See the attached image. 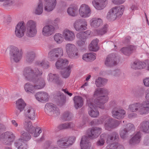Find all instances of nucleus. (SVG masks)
<instances>
[{
  "mask_svg": "<svg viewBox=\"0 0 149 149\" xmlns=\"http://www.w3.org/2000/svg\"><path fill=\"white\" fill-rule=\"evenodd\" d=\"M14 146L17 149H27V145L23 141L22 138H19L16 140L14 143Z\"/></svg>",
  "mask_w": 149,
  "mask_h": 149,
  "instance_id": "obj_26",
  "label": "nucleus"
},
{
  "mask_svg": "<svg viewBox=\"0 0 149 149\" xmlns=\"http://www.w3.org/2000/svg\"><path fill=\"white\" fill-rule=\"evenodd\" d=\"M79 39V40L77 42V44L79 46H81L83 45L84 44L86 41V39L84 38H81V39Z\"/></svg>",
  "mask_w": 149,
  "mask_h": 149,
  "instance_id": "obj_58",
  "label": "nucleus"
},
{
  "mask_svg": "<svg viewBox=\"0 0 149 149\" xmlns=\"http://www.w3.org/2000/svg\"><path fill=\"white\" fill-rule=\"evenodd\" d=\"M72 67V65H69L65 69H63L61 71V74L63 78H67L69 77Z\"/></svg>",
  "mask_w": 149,
  "mask_h": 149,
  "instance_id": "obj_34",
  "label": "nucleus"
},
{
  "mask_svg": "<svg viewBox=\"0 0 149 149\" xmlns=\"http://www.w3.org/2000/svg\"><path fill=\"white\" fill-rule=\"evenodd\" d=\"M63 36L65 40L68 41H72L75 38L74 33L68 29H65L63 31Z\"/></svg>",
  "mask_w": 149,
  "mask_h": 149,
  "instance_id": "obj_16",
  "label": "nucleus"
},
{
  "mask_svg": "<svg viewBox=\"0 0 149 149\" xmlns=\"http://www.w3.org/2000/svg\"><path fill=\"white\" fill-rule=\"evenodd\" d=\"M101 129L99 128L96 127L92 128L91 131V134L88 135V137L86 136L88 140V138L93 139L97 138L101 133Z\"/></svg>",
  "mask_w": 149,
  "mask_h": 149,
  "instance_id": "obj_27",
  "label": "nucleus"
},
{
  "mask_svg": "<svg viewBox=\"0 0 149 149\" xmlns=\"http://www.w3.org/2000/svg\"><path fill=\"white\" fill-rule=\"evenodd\" d=\"M0 1L4 2V5L5 6H10L14 3L13 0H0Z\"/></svg>",
  "mask_w": 149,
  "mask_h": 149,
  "instance_id": "obj_55",
  "label": "nucleus"
},
{
  "mask_svg": "<svg viewBox=\"0 0 149 149\" xmlns=\"http://www.w3.org/2000/svg\"><path fill=\"white\" fill-rule=\"evenodd\" d=\"M24 114L25 117L31 120H34L36 118L35 111L31 107H27L25 109Z\"/></svg>",
  "mask_w": 149,
  "mask_h": 149,
  "instance_id": "obj_15",
  "label": "nucleus"
},
{
  "mask_svg": "<svg viewBox=\"0 0 149 149\" xmlns=\"http://www.w3.org/2000/svg\"><path fill=\"white\" fill-rule=\"evenodd\" d=\"M58 78V76L57 75L50 73L48 75L47 79L49 82H52L54 80L57 79Z\"/></svg>",
  "mask_w": 149,
  "mask_h": 149,
  "instance_id": "obj_51",
  "label": "nucleus"
},
{
  "mask_svg": "<svg viewBox=\"0 0 149 149\" xmlns=\"http://www.w3.org/2000/svg\"><path fill=\"white\" fill-rule=\"evenodd\" d=\"M81 19H80L77 20L74 24V28H80V25L81 23Z\"/></svg>",
  "mask_w": 149,
  "mask_h": 149,
  "instance_id": "obj_57",
  "label": "nucleus"
},
{
  "mask_svg": "<svg viewBox=\"0 0 149 149\" xmlns=\"http://www.w3.org/2000/svg\"><path fill=\"white\" fill-rule=\"evenodd\" d=\"M56 4V0H45L44 10L47 12L53 10Z\"/></svg>",
  "mask_w": 149,
  "mask_h": 149,
  "instance_id": "obj_14",
  "label": "nucleus"
},
{
  "mask_svg": "<svg viewBox=\"0 0 149 149\" xmlns=\"http://www.w3.org/2000/svg\"><path fill=\"white\" fill-rule=\"evenodd\" d=\"M42 70L37 68H26L23 72V75L27 80L32 82L34 85L28 82L24 86L25 91L28 94H33L39 89L43 88L45 85L44 80L41 76Z\"/></svg>",
  "mask_w": 149,
  "mask_h": 149,
  "instance_id": "obj_1",
  "label": "nucleus"
},
{
  "mask_svg": "<svg viewBox=\"0 0 149 149\" xmlns=\"http://www.w3.org/2000/svg\"><path fill=\"white\" fill-rule=\"evenodd\" d=\"M16 108L19 110L20 112L22 111L24 109L26 105L24 101L22 98L18 99L16 102Z\"/></svg>",
  "mask_w": 149,
  "mask_h": 149,
  "instance_id": "obj_35",
  "label": "nucleus"
},
{
  "mask_svg": "<svg viewBox=\"0 0 149 149\" xmlns=\"http://www.w3.org/2000/svg\"><path fill=\"white\" fill-rule=\"evenodd\" d=\"M74 127V124L72 122H70L67 123L61 124L58 126V128L60 130L69 128H73ZM72 130H74V129H72Z\"/></svg>",
  "mask_w": 149,
  "mask_h": 149,
  "instance_id": "obj_44",
  "label": "nucleus"
},
{
  "mask_svg": "<svg viewBox=\"0 0 149 149\" xmlns=\"http://www.w3.org/2000/svg\"><path fill=\"white\" fill-rule=\"evenodd\" d=\"M118 139V135L116 132H113L109 135L104 133L101 135L100 139L97 142V145L98 146H102L104 144L106 139H107V142L108 143L115 140H117Z\"/></svg>",
  "mask_w": 149,
  "mask_h": 149,
  "instance_id": "obj_6",
  "label": "nucleus"
},
{
  "mask_svg": "<svg viewBox=\"0 0 149 149\" xmlns=\"http://www.w3.org/2000/svg\"><path fill=\"white\" fill-rule=\"evenodd\" d=\"M88 57L89 61H93L96 58V54L93 52L88 53Z\"/></svg>",
  "mask_w": 149,
  "mask_h": 149,
  "instance_id": "obj_59",
  "label": "nucleus"
},
{
  "mask_svg": "<svg viewBox=\"0 0 149 149\" xmlns=\"http://www.w3.org/2000/svg\"><path fill=\"white\" fill-rule=\"evenodd\" d=\"M55 29H42V33L45 36H48L54 33Z\"/></svg>",
  "mask_w": 149,
  "mask_h": 149,
  "instance_id": "obj_43",
  "label": "nucleus"
},
{
  "mask_svg": "<svg viewBox=\"0 0 149 149\" xmlns=\"http://www.w3.org/2000/svg\"><path fill=\"white\" fill-rule=\"evenodd\" d=\"M15 137V134L11 132H6L1 135L3 142L6 144H10L14 141Z\"/></svg>",
  "mask_w": 149,
  "mask_h": 149,
  "instance_id": "obj_10",
  "label": "nucleus"
},
{
  "mask_svg": "<svg viewBox=\"0 0 149 149\" xmlns=\"http://www.w3.org/2000/svg\"><path fill=\"white\" fill-rule=\"evenodd\" d=\"M73 118L72 114L68 112L64 113L62 115V118L65 120H71Z\"/></svg>",
  "mask_w": 149,
  "mask_h": 149,
  "instance_id": "obj_49",
  "label": "nucleus"
},
{
  "mask_svg": "<svg viewBox=\"0 0 149 149\" xmlns=\"http://www.w3.org/2000/svg\"><path fill=\"white\" fill-rule=\"evenodd\" d=\"M26 29H16L15 33L16 36L19 38L22 37L24 36Z\"/></svg>",
  "mask_w": 149,
  "mask_h": 149,
  "instance_id": "obj_47",
  "label": "nucleus"
},
{
  "mask_svg": "<svg viewBox=\"0 0 149 149\" xmlns=\"http://www.w3.org/2000/svg\"><path fill=\"white\" fill-rule=\"evenodd\" d=\"M80 16L83 18H86L90 16L91 14V10L90 7L85 4H82L79 10Z\"/></svg>",
  "mask_w": 149,
  "mask_h": 149,
  "instance_id": "obj_11",
  "label": "nucleus"
},
{
  "mask_svg": "<svg viewBox=\"0 0 149 149\" xmlns=\"http://www.w3.org/2000/svg\"><path fill=\"white\" fill-rule=\"evenodd\" d=\"M109 99L107 95L102 96V95L99 98V100L95 101L94 103L100 109H103L104 108V104L107 102Z\"/></svg>",
  "mask_w": 149,
  "mask_h": 149,
  "instance_id": "obj_19",
  "label": "nucleus"
},
{
  "mask_svg": "<svg viewBox=\"0 0 149 149\" xmlns=\"http://www.w3.org/2000/svg\"><path fill=\"white\" fill-rule=\"evenodd\" d=\"M65 50L70 58L76 59L79 56L78 50L76 46L72 43H68L65 45Z\"/></svg>",
  "mask_w": 149,
  "mask_h": 149,
  "instance_id": "obj_5",
  "label": "nucleus"
},
{
  "mask_svg": "<svg viewBox=\"0 0 149 149\" xmlns=\"http://www.w3.org/2000/svg\"><path fill=\"white\" fill-rule=\"evenodd\" d=\"M69 61L66 59H61L58 60L56 63V67L58 69L65 68L69 64Z\"/></svg>",
  "mask_w": 149,
  "mask_h": 149,
  "instance_id": "obj_24",
  "label": "nucleus"
},
{
  "mask_svg": "<svg viewBox=\"0 0 149 149\" xmlns=\"http://www.w3.org/2000/svg\"><path fill=\"white\" fill-rule=\"evenodd\" d=\"M63 54V50L62 49L58 47L52 49L48 54V58L50 61L55 60L59 57H61Z\"/></svg>",
  "mask_w": 149,
  "mask_h": 149,
  "instance_id": "obj_9",
  "label": "nucleus"
},
{
  "mask_svg": "<svg viewBox=\"0 0 149 149\" xmlns=\"http://www.w3.org/2000/svg\"><path fill=\"white\" fill-rule=\"evenodd\" d=\"M108 92L107 90L104 88H98L96 89L95 91L93 97L95 98L94 100V103L95 101L99 100V98L103 94H108Z\"/></svg>",
  "mask_w": 149,
  "mask_h": 149,
  "instance_id": "obj_23",
  "label": "nucleus"
},
{
  "mask_svg": "<svg viewBox=\"0 0 149 149\" xmlns=\"http://www.w3.org/2000/svg\"><path fill=\"white\" fill-rule=\"evenodd\" d=\"M107 0H93L92 3L95 7L97 10H102L105 6L107 3Z\"/></svg>",
  "mask_w": 149,
  "mask_h": 149,
  "instance_id": "obj_17",
  "label": "nucleus"
},
{
  "mask_svg": "<svg viewBox=\"0 0 149 149\" xmlns=\"http://www.w3.org/2000/svg\"><path fill=\"white\" fill-rule=\"evenodd\" d=\"M10 59L11 61L18 62L22 57V53L17 47L14 46L10 47Z\"/></svg>",
  "mask_w": 149,
  "mask_h": 149,
  "instance_id": "obj_8",
  "label": "nucleus"
},
{
  "mask_svg": "<svg viewBox=\"0 0 149 149\" xmlns=\"http://www.w3.org/2000/svg\"><path fill=\"white\" fill-rule=\"evenodd\" d=\"M108 82V80L105 78L98 77L96 79L95 84L97 87L102 86L105 85Z\"/></svg>",
  "mask_w": 149,
  "mask_h": 149,
  "instance_id": "obj_38",
  "label": "nucleus"
},
{
  "mask_svg": "<svg viewBox=\"0 0 149 149\" xmlns=\"http://www.w3.org/2000/svg\"><path fill=\"white\" fill-rule=\"evenodd\" d=\"M106 32V29H97L95 31V35H102Z\"/></svg>",
  "mask_w": 149,
  "mask_h": 149,
  "instance_id": "obj_53",
  "label": "nucleus"
},
{
  "mask_svg": "<svg viewBox=\"0 0 149 149\" xmlns=\"http://www.w3.org/2000/svg\"><path fill=\"white\" fill-rule=\"evenodd\" d=\"M78 9L76 6H72L69 7L67 10V12L70 15L75 16L77 15Z\"/></svg>",
  "mask_w": 149,
  "mask_h": 149,
  "instance_id": "obj_41",
  "label": "nucleus"
},
{
  "mask_svg": "<svg viewBox=\"0 0 149 149\" xmlns=\"http://www.w3.org/2000/svg\"><path fill=\"white\" fill-rule=\"evenodd\" d=\"M115 56L112 54L109 55L107 58L105 62V64L107 66H111L116 64L115 61Z\"/></svg>",
  "mask_w": 149,
  "mask_h": 149,
  "instance_id": "obj_29",
  "label": "nucleus"
},
{
  "mask_svg": "<svg viewBox=\"0 0 149 149\" xmlns=\"http://www.w3.org/2000/svg\"><path fill=\"white\" fill-rule=\"evenodd\" d=\"M143 83L145 86L149 87V77L144 78L143 80Z\"/></svg>",
  "mask_w": 149,
  "mask_h": 149,
  "instance_id": "obj_60",
  "label": "nucleus"
},
{
  "mask_svg": "<svg viewBox=\"0 0 149 149\" xmlns=\"http://www.w3.org/2000/svg\"><path fill=\"white\" fill-rule=\"evenodd\" d=\"M125 0H112L113 2L115 4H120L123 3Z\"/></svg>",
  "mask_w": 149,
  "mask_h": 149,
  "instance_id": "obj_63",
  "label": "nucleus"
},
{
  "mask_svg": "<svg viewBox=\"0 0 149 149\" xmlns=\"http://www.w3.org/2000/svg\"><path fill=\"white\" fill-rule=\"evenodd\" d=\"M136 47L133 45H129L126 47H123L121 49V51L125 55L129 56L133 51H135Z\"/></svg>",
  "mask_w": 149,
  "mask_h": 149,
  "instance_id": "obj_30",
  "label": "nucleus"
},
{
  "mask_svg": "<svg viewBox=\"0 0 149 149\" xmlns=\"http://www.w3.org/2000/svg\"><path fill=\"white\" fill-rule=\"evenodd\" d=\"M21 136L20 138L23 140V141H29L31 138V136L29 134L23 131L21 133Z\"/></svg>",
  "mask_w": 149,
  "mask_h": 149,
  "instance_id": "obj_46",
  "label": "nucleus"
},
{
  "mask_svg": "<svg viewBox=\"0 0 149 149\" xmlns=\"http://www.w3.org/2000/svg\"><path fill=\"white\" fill-rule=\"evenodd\" d=\"M24 125L25 130L35 137H38L42 132L40 127L35 128L33 126L31 122L29 120H25Z\"/></svg>",
  "mask_w": 149,
  "mask_h": 149,
  "instance_id": "obj_3",
  "label": "nucleus"
},
{
  "mask_svg": "<svg viewBox=\"0 0 149 149\" xmlns=\"http://www.w3.org/2000/svg\"><path fill=\"white\" fill-rule=\"evenodd\" d=\"M25 31L26 35L30 37H34L37 33L36 29H26Z\"/></svg>",
  "mask_w": 149,
  "mask_h": 149,
  "instance_id": "obj_45",
  "label": "nucleus"
},
{
  "mask_svg": "<svg viewBox=\"0 0 149 149\" xmlns=\"http://www.w3.org/2000/svg\"><path fill=\"white\" fill-rule=\"evenodd\" d=\"M76 138L74 136L70 137L68 139H62L57 141L58 145L60 147L67 146L72 145L75 141Z\"/></svg>",
  "mask_w": 149,
  "mask_h": 149,
  "instance_id": "obj_13",
  "label": "nucleus"
},
{
  "mask_svg": "<svg viewBox=\"0 0 149 149\" xmlns=\"http://www.w3.org/2000/svg\"><path fill=\"white\" fill-rule=\"evenodd\" d=\"M91 31L90 30H88L85 32H80L77 34V37L79 39L84 38L86 39L87 38L91 36Z\"/></svg>",
  "mask_w": 149,
  "mask_h": 149,
  "instance_id": "obj_40",
  "label": "nucleus"
},
{
  "mask_svg": "<svg viewBox=\"0 0 149 149\" xmlns=\"http://www.w3.org/2000/svg\"><path fill=\"white\" fill-rule=\"evenodd\" d=\"M26 26L29 28H36V22L34 20H29L26 23Z\"/></svg>",
  "mask_w": 149,
  "mask_h": 149,
  "instance_id": "obj_52",
  "label": "nucleus"
},
{
  "mask_svg": "<svg viewBox=\"0 0 149 149\" xmlns=\"http://www.w3.org/2000/svg\"><path fill=\"white\" fill-rule=\"evenodd\" d=\"M45 111L48 115L56 116L60 114V111L57 106L52 103H47L45 106Z\"/></svg>",
  "mask_w": 149,
  "mask_h": 149,
  "instance_id": "obj_7",
  "label": "nucleus"
},
{
  "mask_svg": "<svg viewBox=\"0 0 149 149\" xmlns=\"http://www.w3.org/2000/svg\"><path fill=\"white\" fill-rule=\"evenodd\" d=\"M35 57V54L34 52H31L29 53L26 57L27 61L30 63L32 62L34 60Z\"/></svg>",
  "mask_w": 149,
  "mask_h": 149,
  "instance_id": "obj_50",
  "label": "nucleus"
},
{
  "mask_svg": "<svg viewBox=\"0 0 149 149\" xmlns=\"http://www.w3.org/2000/svg\"><path fill=\"white\" fill-rule=\"evenodd\" d=\"M90 25L92 27L97 28L102 24V21L101 19L97 18H94L90 21Z\"/></svg>",
  "mask_w": 149,
  "mask_h": 149,
  "instance_id": "obj_31",
  "label": "nucleus"
},
{
  "mask_svg": "<svg viewBox=\"0 0 149 149\" xmlns=\"http://www.w3.org/2000/svg\"><path fill=\"white\" fill-rule=\"evenodd\" d=\"M126 130H127L133 129L134 128V126L133 124L131 123H128L127 125Z\"/></svg>",
  "mask_w": 149,
  "mask_h": 149,
  "instance_id": "obj_64",
  "label": "nucleus"
},
{
  "mask_svg": "<svg viewBox=\"0 0 149 149\" xmlns=\"http://www.w3.org/2000/svg\"><path fill=\"white\" fill-rule=\"evenodd\" d=\"M113 116L117 119H121L125 116L126 114L125 111L122 109L114 110L112 112Z\"/></svg>",
  "mask_w": 149,
  "mask_h": 149,
  "instance_id": "obj_22",
  "label": "nucleus"
},
{
  "mask_svg": "<svg viewBox=\"0 0 149 149\" xmlns=\"http://www.w3.org/2000/svg\"><path fill=\"white\" fill-rule=\"evenodd\" d=\"M99 40L97 39L93 40L89 46V50L92 51L96 52L99 49L98 45Z\"/></svg>",
  "mask_w": 149,
  "mask_h": 149,
  "instance_id": "obj_32",
  "label": "nucleus"
},
{
  "mask_svg": "<svg viewBox=\"0 0 149 149\" xmlns=\"http://www.w3.org/2000/svg\"><path fill=\"white\" fill-rule=\"evenodd\" d=\"M87 103L90 108L88 111L89 115L91 117L93 118H96L98 117L99 114V112L96 107H98L95 104H94L95 106H94L90 100H87Z\"/></svg>",
  "mask_w": 149,
  "mask_h": 149,
  "instance_id": "obj_12",
  "label": "nucleus"
},
{
  "mask_svg": "<svg viewBox=\"0 0 149 149\" xmlns=\"http://www.w3.org/2000/svg\"><path fill=\"white\" fill-rule=\"evenodd\" d=\"M118 145L116 143H113L108 145L106 147V149H117Z\"/></svg>",
  "mask_w": 149,
  "mask_h": 149,
  "instance_id": "obj_56",
  "label": "nucleus"
},
{
  "mask_svg": "<svg viewBox=\"0 0 149 149\" xmlns=\"http://www.w3.org/2000/svg\"><path fill=\"white\" fill-rule=\"evenodd\" d=\"M104 121H105L104 128L106 130L109 131L116 127L120 124L119 121H116L114 123L112 119L107 116H105L101 118L98 121L97 123L101 124Z\"/></svg>",
  "mask_w": 149,
  "mask_h": 149,
  "instance_id": "obj_4",
  "label": "nucleus"
},
{
  "mask_svg": "<svg viewBox=\"0 0 149 149\" xmlns=\"http://www.w3.org/2000/svg\"><path fill=\"white\" fill-rule=\"evenodd\" d=\"M146 63L139 60H136L132 63L131 68L134 70L141 69L145 68L146 66Z\"/></svg>",
  "mask_w": 149,
  "mask_h": 149,
  "instance_id": "obj_28",
  "label": "nucleus"
},
{
  "mask_svg": "<svg viewBox=\"0 0 149 149\" xmlns=\"http://www.w3.org/2000/svg\"><path fill=\"white\" fill-rule=\"evenodd\" d=\"M81 149H92L91 144L88 140L87 137L83 136L80 143Z\"/></svg>",
  "mask_w": 149,
  "mask_h": 149,
  "instance_id": "obj_21",
  "label": "nucleus"
},
{
  "mask_svg": "<svg viewBox=\"0 0 149 149\" xmlns=\"http://www.w3.org/2000/svg\"><path fill=\"white\" fill-rule=\"evenodd\" d=\"M141 103H135L130 104L128 107V110L132 112H139L140 107L142 106Z\"/></svg>",
  "mask_w": 149,
  "mask_h": 149,
  "instance_id": "obj_36",
  "label": "nucleus"
},
{
  "mask_svg": "<svg viewBox=\"0 0 149 149\" xmlns=\"http://www.w3.org/2000/svg\"><path fill=\"white\" fill-rule=\"evenodd\" d=\"M54 40L58 43H61L63 40L62 35L59 33L55 34L54 36Z\"/></svg>",
  "mask_w": 149,
  "mask_h": 149,
  "instance_id": "obj_48",
  "label": "nucleus"
},
{
  "mask_svg": "<svg viewBox=\"0 0 149 149\" xmlns=\"http://www.w3.org/2000/svg\"><path fill=\"white\" fill-rule=\"evenodd\" d=\"M74 106L76 109L81 107L83 104V100L81 97L79 96H75L74 98Z\"/></svg>",
  "mask_w": 149,
  "mask_h": 149,
  "instance_id": "obj_33",
  "label": "nucleus"
},
{
  "mask_svg": "<svg viewBox=\"0 0 149 149\" xmlns=\"http://www.w3.org/2000/svg\"><path fill=\"white\" fill-rule=\"evenodd\" d=\"M128 131L125 129H122L120 131V135L121 137L124 139L127 136Z\"/></svg>",
  "mask_w": 149,
  "mask_h": 149,
  "instance_id": "obj_54",
  "label": "nucleus"
},
{
  "mask_svg": "<svg viewBox=\"0 0 149 149\" xmlns=\"http://www.w3.org/2000/svg\"><path fill=\"white\" fill-rule=\"evenodd\" d=\"M141 134L139 132H137L130 140V145L133 146L139 143L141 140Z\"/></svg>",
  "mask_w": 149,
  "mask_h": 149,
  "instance_id": "obj_25",
  "label": "nucleus"
},
{
  "mask_svg": "<svg viewBox=\"0 0 149 149\" xmlns=\"http://www.w3.org/2000/svg\"><path fill=\"white\" fill-rule=\"evenodd\" d=\"M36 99L39 102L47 101L48 98V94L45 92L40 91L37 93L35 95Z\"/></svg>",
  "mask_w": 149,
  "mask_h": 149,
  "instance_id": "obj_20",
  "label": "nucleus"
},
{
  "mask_svg": "<svg viewBox=\"0 0 149 149\" xmlns=\"http://www.w3.org/2000/svg\"><path fill=\"white\" fill-rule=\"evenodd\" d=\"M142 106L139 109V113L141 115H145L149 113V101H145L141 103Z\"/></svg>",
  "mask_w": 149,
  "mask_h": 149,
  "instance_id": "obj_18",
  "label": "nucleus"
},
{
  "mask_svg": "<svg viewBox=\"0 0 149 149\" xmlns=\"http://www.w3.org/2000/svg\"><path fill=\"white\" fill-rule=\"evenodd\" d=\"M37 65L42 66L44 69H47L49 67V63L46 61L45 59H44L41 61H37L36 63Z\"/></svg>",
  "mask_w": 149,
  "mask_h": 149,
  "instance_id": "obj_39",
  "label": "nucleus"
},
{
  "mask_svg": "<svg viewBox=\"0 0 149 149\" xmlns=\"http://www.w3.org/2000/svg\"><path fill=\"white\" fill-rule=\"evenodd\" d=\"M87 26V22L84 19H81L80 28H86Z\"/></svg>",
  "mask_w": 149,
  "mask_h": 149,
  "instance_id": "obj_62",
  "label": "nucleus"
},
{
  "mask_svg": "<svg viewBox=\"0 0 149 149\" xmlns=\"http://www.w3.org/2000/svg\"><path fill=\"white\" fill-rule=\"evenodd\" d=\"M15 28H25V24L24 21L19 22L16 26Z\"/></svg>",
  "mask_w": 149,
  "mask_h": 149,
  "instance_id": "obj_61",
  "label": "nucleus"
},
{
  "mask_svg": "<svg viewBox=\"0 0 149 149\" xmlns=\"http://www.w3.org/2000/svg\"><path fill=\"white\" fill-rule=\"evenodd\" d=\"M43 4L42 1H39L37 7L35 8L34 13L36 14L40 15L43 12Z\"/></svg>",
  "mask_w": 149,
  "mask_h": 149,
  "instance_id": "obj_42",
  "label": "nucleus"
},
{
  "mask_svg": "<svg viewBox=\"0 0 149 149\" xmlns=\"http://www.w3.org/2000/svg\"><path fill=\"white\" fill-rule=\"evenodd\" d=\"M125 8L123 5L113 8L108 13L107 15V19L112 21L115 20L117 18H120L123 14Z\"/></svg>",
  "mask_w": 149,
  "mask_h": 149,
  "instance_id": "obj_2",
  "label": "nucleus"
},
{
  "mask_svg": "<svg viewBox=\"0 0 149 149\" xmlns=\"http://www.w3.org/2000/svg\"><path fill=\"white\" fill-rule=\"evenodd\" d=\"M139 127L143 132L149 133V120L144 121L141 123Z\"/></svg>",
  "mask_w": 149,
  "mask_h": 149,
  "instance_id": "obj_37",
  "label": "nucleus"
}]
</instances>
